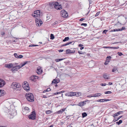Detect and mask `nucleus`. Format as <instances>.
<instances>
[{
    "label": "nucleus",
    "mask_w": 127,
    "mask_h": 127,
    "mask_svg": "<svg viewBox=\"0 0 127 127\" xmlns=\"http://www.w3.org/2000/svg\"><path fill=\"white\" fill-rule=\"evenodd\" d=\"M101 95V94L99 93H97L94 94L93 95V96L94 97H96L100 96Z\"/></svg>",
    "instance_id": "nucleus-21"
},
{
    "label": "nucleus",
    "mask_w": 127,
    "mask_h": 127,
    "mask_svg": "<svg viewBox=\"0 0 127 127\" xmlns=\"http://www.w3.org/2000/svg\"><path fill=\"white\" fill-rule=\"evenodd\" d=\"M40 11L39 10H37L36 11H35L34 12V14H39V16H40Z\"/></svg>",
    "instance_id": "nucleus-26"
},
{
    "label": "nucleus",
    "mask_w": 127,
    "mask_h": 127,
    "mask_svg": "<svg viewBox=\"0 0 127 127\" xmlns=\"http://www.w3.org/2000/svg\"><path fill=\"white\" fill-rule=\"evenodd\" d=\"M32 16L34 17H39L40 16L39 14H34V13L32 14Z\"/></svg>",
    "instance_id": "nucleus-25"
},
{
    "label": "nucleus",
    "mask_w": 127,
    "mask_h": 127,
    "mask_svg": "<svg viewBox=\"0 0 127 127\" xmlns=\"http://www.w3.org/2000/svg\"><path fill=\"white\" fill-rule=\"evenodd\" d=\"M103 48H109V49H118L119 48V47L118 46H117L116 47H112L110 46H104L103 47Z\"/></svg>",
    "instance_id": "nucleus-10"
},
{
    "label": "nucleus",
    "mask_w": 127,
    "mask_h": 127,
    "mask_svg": "<svg viewBox=\"0 0 127 127\" xmlns=\"http://www.w3.org/2000/svg\"><path fill=\"white\" fill-rule=\"evenodd\" d=\"M103 76L105 79H110L109 75L107 73L103 74Z\"/></svg>",
    "instance_id": "nucleus-12"
},
{
    "label": "nucleus",
    "mask_w": 127,
    "mask_h": 127,
    "mask_svg": "<svg viewBox=\"0 0 127 127\" xmlns=\"http://www.w3.org/2000/svg\"><path fill=\"white\" fill-rule=\"evenodd\" d=\"M112 92L110 91H108L105 92V94H111L112 93Z\"/></svg>",
    "instance_id": "nucleus-38"
},
{
    "label": "nucleus",
    "mask_w": 127,
    "mask_h": 127,
    "mask_svg": "<svg viewBox=\"0 0 127 127\" xmlns=\"http://www.w3.org/2000/svg\"><path fill=\"white\" fill-rule=\"evenodd\" d=\"M58 23V22H57V21L55 22L54 23H53V25H55L56 24H57Z\"/></svg>",
    "instance_id": "nucleus-64"
},
{
    "label": "nucleus",
    "mask_w": 127,
    "mask_h": 127,
    "mask_svg": "<svg viewBox=\"0 0 127 127\" xmlns=\"http://www.w3.org/2000/svg\"><path fill=\"white\" fill-rule=\"evenodd\" d=\"M14 67L15 69V70H16V71H17L20 68H21V66L20 65L16 66H14Z\"/></svg>",
    "instance_id": "nucleus-20"
},
{
    "label": "nucleus",
    "mask_w": 127,
    "mask_h": 127,
    "mask_svg": "<svg viewBox=\"0 0 127 127\" xmlns=\"http://www.w3.org/2000/svg\"><path fill=\"white\" fill-rule=\"evenodd\" d=\"M65 95L66 96H70L71 97V95H70V94H69V93H66L65 94Z\"/></svg>",
    "instance_id": "nucleus-36"
},
{
    "label": "nucleus",
    "mask_w": 127,
    "mask_h": 127,
    "mask_svg": "<svg viewBox=\"0 0 127 127\" xmlns=\"http://www.w3.org/2000/svg\"><path fill=\"white\" fill-rule=\"evenodd\" d=\"M69 39V38L68 37H67L65 38L63 40V42H65L66 41L68 40Z\"/></svg>",
    "instance_id": "nucleus-29"
},
{
    "label": "nucleus",
    "mask_w": 127,
    "mask_h": 127,
    "mask_svg": "<svg viewBox=\"0 0 127 127\" xmlns=\"http://www.w3.org/2000/svg\"><path fill=\"white\" fill-rule=\"evenodd\" d=\"M118 55L120 56H121L122 55H123V54L121 52H118Z\"/></svg>",
    "instance_id": "nucleus-53"
},
{
    "label": "nucleus",
    "mask_w": 127,
    "mask_h": 127,
    "mask_svg": "<svg viewBox=\"0 0 127 127\" xmlns=\"http://www.w3.org/2000/svg\"><path fill=\"white\" fill-rule=\"evenodd\" d=\"M72 42H68V43H66L65 44V45H66V46L69 45L71 44Z\"/></svg>",
    "instance_id": "nucleus-44"
},
{
    "label": "nucleus",
    "mask_w": 127,
    "mask_h": 127,
    "mask_svg": "<svg viewBox=\"0 0 127 127\" xmlns=\"http://www.w3.org/2000/svg\"><path fill=\"white\" fill-rule=\"evenodd\" d=\"M87 116V114L86 112H84L82 113V117L83 118Z\"/></svg>",
    "instance_id": "nucleus-28"
},
{
    "label": "nucleus",
    "mask_w": 127,
    "mask_h": 127,
    "mask_svg": "<svg viewBox=\"0 0 127 127\" xmlns=\"http://www.w3.org/2000/svg\"><path fill=\"white\" fill-rule=\"evenodd\" d=\"M5 94V92L4 90H0V97L3 96Z\"/></svg>",
    "instance_id": "nucleus-13"
},
{
    "label": "nucleus",
    "mask_w": 127,
    "mask_h": 127,
    "mask_svg": "<svg viewBox=\"0 0 127 127\" xmlns=\"http://www.w3.org/2000/svg\"><path fill=\"white\" fill-rule=\"evenodd\" d=\"M82 102H83V104L84 105V104H86V101H82Z\"/></svg>",
    "instance_id": "nucleus-57"
},
{
    "label": "nucleus",
    "mask_w": 127,
    "mask_h": 127,
    "mask_svg": "<svg viewBox=\"0 0 127 127\" xmlns=\"http://www.w3.org/2000/svg\"><path fill=\"white\" fill-rule=\"evenodd\" d=\"M56 81V82H57V83H58L60 81V79L59 78H57V77L55 79Z\"/></svg>",
    "instance_id": "nucleus-33"
},
{
    "label": "nucleus",
    "mask_w": 127,
    "mask_h": 127,
    "mask_svg": "<svg viewBox=\"0 0 127 127\" xmlns=\"http://www.w3.org/2000/svg\"><path fill=\"white\" fill-rule=\"evenodd\" d=\"M5 83L4 81L0 79V87H3L5 85Z\"/></svg>",
    "instance_id": "nucleus-11"
},
{
    "label": "nucleus",
    "mask_w": 127,
    "mask_h": 127,
    "mask_svg": "<svg viewBox=\"0 0 127 127\" xmlns=\"http://www.w3.org/2000/svg\"><path fill=\"white\" fill-rule=\"evenodd\" d=\"M100 85L102 86H105L106 85V83H101L100 84Z\"/></svg>",
    "instance_id": "nucleus-51"
},
{
    "label": "nucleus",
    "mask_w": 127,
    "mask_h": 127,
    "mask_svg": "<svg viewBox=\"0 0 127 127\" xmlns=\"http://www.w3.org/2000/svg\"><path fill=\"white\" fill-rule=\"evenodd\" d=\"M122 120H120L119 122H117L116 123L118 125H120L121 123L122 122Z\"/></svg>",
    "instance_id": "nucleus-30"
},
{
    "label": "nucleus",
    "mask_w": 127,
    "mask_h": 127,
    "mask_svg": "<svg viewBox=\"0 0 127 127\" xmlns=\"http://www.w3.org/2000/svg\"><path fill=\"white\" fill-rule=\"evenodd\" d=\"M78 105L79 106H80L84 105L83 104V102H82V101L80 102H79Z\"/></svg>",
    "instance_id": "nucleus-32"
},
{
    "label": "nucleus",
    "mask_w": 127,
    "mask_h": 127,
    "mask_svg": "<svg viewBox=\"0 0 127 127\" xmlns=\"http://www.w3.org/2000/svg\"><path fill=\"white\" fill-rule=\"evenodd\" d=\"M12 68L11 69V70L12 71H16V70H15V69L14 67L13 66Z\"/></svg>",
    "instance_id": "nucleus-41"
},
{
    "label": "nucleus",
    "mask_w": 127,
    "mask_h": 127,
    "mask_svg": "<svg viewBox=\"0 0 127 127\" xmlns=\"http://www.w3.org/2000/svg\"><path fill=\"white\" fill-rule=\"evenodd\" d=\"M61 16L64 18H66L68 16L67 13L64 9L61 11Z\"/></svg>",
    "instance_id": "nucleus-4"
},
{
    "label": "nucleus",
    "mask_w": 127,
    "mask_h": 127,
    "mask_svg": "<svg viewBox=\"0 0 127 127\" xmlns=\"http://www.w3.org/2000/svg\"><path fill=\"white\" fill-rule=\"evenodd\" d=\"M100 13V12H97L96 13L95 15V17L99 15Z\"/></svg>",
    "instance_id": "nucleus-46"
},
{
    "label": "nucleus",
    "mask_w": 127,
    "mask_h": 127,
    "mask_svg": "<svg viewBox=\"0 0 127 127\" xmlns=\"http://www.w3.org/2000/svg\"><path fill=\"white\" fill-rule=\"evenodd\" d=\"M118 120H117V119H115L113 120V122H115Z\"/></svg>",
    "instance_id": "nucleus-61"
},
{
    "label": "nucleus",
    "mask_w": 127,
    "mask_h": 127,
    "mask_svg": "<svg viewBox=\"0 0 127 127\" xmlns=\"http://www.w3.org/2000/svg\"><path fill=\"white\" fill-rule=\"evenodd\" d=\"M120 29H114L112 30H111L110 32H115V31H120Z\"/></svg>",
    "instance_id": "nucleus-27"
},
{
    "label": "nucleus",
    "mask_w": 127,
    "mask_h": 127,
    "mask_svg": "<svg viewBox=\"0 0 127 127\" xmlns=\"http://www.w3.org/2000/svg\"><path fill=\"white\" fill-rule=\"evenodd\" d=\"M85 19L84 18H82L80 20V21H82L83 20H84Z\"/></svg>",
    "instance_id": "nucleus-58"
},
{
    "label": "nucleus",
    "mask_w": 127,
    "mask_h": 127,
    "mask_svg": "<svg viewBox=\"0 0 127 127\" xmlns=\"http://www.w3.org/2000/svg\"><path fill=\"white\" fill-rule=\"evenodd\" d=\"M5 34V33L4 32H1V35H4Z\"/></svg>",
    "instance_id": "nucleus-52"
},
{
    "label": "nucleus",
    "mask_w": 127,
    "mask_h": 127,
    "mask_svg": "<svg viewBox=\"0 0 127 127\" xmlns=\"http://www.w3.org/2000/svg\"><path fill=\"white\" fill-rule=\"evenodd\" d=\"M63 51H64L63 50H61V49L59 50L58 51H59V52H63Z\"/></svg>",
    "instance_id": "nucleus-56"
},
{
    "label": "nucleus",
    "mask_w": 127,
    "mask_h": 127,
    "mask_svg": "<svg viewBox=\"0 0 127 127\" xmlns=\"http://www.w3.org/2000/svg\"><path fill=\"white\" fill-rule=\"evenodd\" d=\"M37 46V45H34L32 44H31V45H29V47H33V46Z\"/></svg>",
    "instance_id": "nucleus-45"
},
{
    "label": "nucleus",
    "mask_w": 127,
    "mask_h": 127,
    "mask_svg": "<svg viewBox=\"0 0 127 127\" xmlns=\"http://www.w3.org/2000/svg\"><path fill=\"white\" fill-rule=\"evenodd\" d=\"M61 93V92H58L57 93H55L54 94V95H56L57 94H60Z\"/></svg>",
    "instance_id": "nucleus-55"
},
{
    "label": "nucleus",
    "mask_w": 127,
    "mask_h": 127,
    "mask_svg": "<svg viewBox=\"0 0 127 127\" xmlns=\"http://www.w3.org/2000/svg\"><path fill=\"white\" fill-rule=\"evenodd\" d=\"M23 85H25L24 86L26 87L29 86L28 83L26 81L24 82Z\"/></svg>",
    "instance_id": "nucleus-23"
},
{
    "label": "nucleus",
    "mask_w": 127,
    "mask_h": 127,
    "mask_svg": "<svg viewBox=\"0 0 127 127\" xmlns=\"http://www.w3.org/2000/svg\"><path fill=\"white\" fill-rule=\"evenodd\" d=\"M126 29V28L124 27H123L121 29H120V31H122L123 30H125Z\"/></svg>",
    "instance_id": "nucleus-47"
},
{
    "label": "nucleus",
    "mask_w": 127,
    "mask_h": 127,
    "mask_svg": "<svg viewBox=\"0 0 127 127\" xmlns=\"http://www.w3.org/2000/svg\"><path fill=\"white\" fill-rule=\"evenodd\" d=\"M38 77L36 76H31L30 79L32 81H35L36 79H38Z\"/></svg>",
    "instance_id": "nucleus-9"
},
{
    "label": "nucleus",
    "mask_w": 127,
    "mask_h": 127,
    "mask_svg": "<svg viewBox=\"0 0 127 127\" xmlns=\"http://www.w3.org/2000/svg\"><path fill=\"white\" fill-rule=\"evenodd\" d=\"M51 90V89L50 88H48L46 90V91H47V92Z\"/></svg>",
    "instance_id": "nucleus-54"
},
{
    "label": "nucleus",
    "mask_w": 127,
    "mask_h": 127,
    "mask_svg": "<svg viewBox=\"0 0 127 127\" xmlns=\"http://www.w3.org/2000/svg\"><path fill=\"white\" fill-rule=\"evenodd\" d=\"M11 87L14 90L19 91L21 89V86L20 84L16 82L12 83L11 85Z\"/></svg>",
    "instance_id": "nucleus-1"
},
{
    "label": "nucleus",
    "mask_w": 127,
    "mask_h": 127,
    "mask_svg": "<svg viewBox=\"0 0 127 127\" xmlns=\"http://www.w3.org/2000/svg\"><path fill=\"white\" fill-rule=\"evenodd\" d=\"M18 55H19V54H18ZM14 55L15 58H18L19 55H18L16 53H14Z\"/></svg>",
    "instance_id": "nucleus-40"
},
{
    "label": "nucleus",
    "mask_w": 127,
    "mask_h": 127,
    "mask_svg": "<svg viewBox=\"0 0 127 127\" xmlns=\"http://www.w3.org/2000/svg\"><path fill=\"white\" fill-rule=\"evenodd\" d=\"M24 86L25 85H23V87L24 88V89L27 91H29L30 89V88L29 86L28 87H25V86Z\"/></svg>",
    "instance_id": "nucleus-17"
},
{
    "label": "nucleus",
    "mask_w": 127,
    "mask_h": 127,
    "mask_svg": "<svg viewBox=\"0 0 127 127\" xmlns=\"http://www.w3.org/2000/svg\"><path fill=\"white\" fill-rule=\"evenodd\" d=\"M56 2H50L49 3V5L50 6H52V8H53V7H54V6L56 4Z\"/></svg>",
    "instance_id": "nucleus-15"
},
{
    "label": "nucleus",
    "mask_w": 127,
    "mask_h": 127,
    "mask_svg": "<svg viewBox=\"0 0 127 127\" xmlns=\"http://www.w3.org/2000/svg\"><path fill=\"white\" fill-rule=\"evenodd\" d=\"M83 46V45L82 44H79V47H82Z\"/></svg>",
    "instance_id": "nucleus-63"
},
{
    "label": "nucleus",
    "mask_w": 127,
    "mask_h": 127,
    "mask_svg": "<svg viewBox=\"0 0 127 127\" xmlns=\"http://www.w3.org/2000/svg\"><path fill=\"white\" fill-rule=\"evenodd\" d=\"M66 54L73 53L75 52V51L74 50H71L69 49H67L66 51Z\"/></svg>",
    "instance_id": "nucleus-8"
},
{
    "label": "nucleus",
    "mask_w": 127,
    "mask_h": 127,
    "mask_svg": "<svg viewBox=\"0 0 127 127\" xmlns=\"http://www.w3.org/2000/svg\"><path fill=\"white\" fill-rule=\"evenodd\" d=\"M25 96L27 99L29 101L33 102L34 101V97L32 94L31 93H27Z\"/></svg>",
    "instance_id": "nucleus-2"
},
{
    "label": "nucleus",
    "mask_w": 127,
    "mask_h": 127,
    "mask_svg": "<svg viewBox=\"0 0 127 127\" xmlns=\"http://www.w3.org/2000/svg\"><path fill=\"white\" fill-rule=\"evenodd\" d=\"M107 31H108V30H105L103 31L102 33H104L106 34V32H107Z\"/></svg>",
    "instance_id": "nucleus-48"
},
{
    "label": "nucleus",
    "mask_w": 127,
    "mask_h": 127,
    "mask_svg": "<svg viewBox=\"0 0 127 127\" xmlns=\"http://www.w3.org/2000/svg\"><path fill=\"white\" fill-rule=\"evenodd\" d=\"M65 109H66L65 108H64V109H61V110H62V112H63L64 111V110H65Z\"/></svg>",
    "instance_id": "nucleus-62"
},
{
    "label": "nucleus",
    "mask_w": 127,
    "mask_h": 127,
    "mask_svg": "<svg viewBox=\"0 0 127 127\" xmlns=\"http://www.w3.org/2000/svg\"><path fill=\"white\" fill-rule=\"evenodd\" d=\"M79 93H80V94H80L79 92H78L77 93L76 92H69V94H70V95H71V96H78L79 95Z\"/></svg>",
    "instance_id": "nucleus-7"
},
{
    "label": "nucleus",
    "mask_w": 127,
    "mask_h": 127,
    "mask_svg": "<svg viewBox=\"0 0 127 127\" xmlns=\"http://www.w3.org/2000/svg\"><path fill=\"white\" fill-rule=\"evenodd\" d=\"M52 111L50 110H48L46 111V113L47 114H49L51 113Z\"/></svg>",
    "instance_id": "nucleus-35"
},
{
    "label": "nucleus",
    "mask_w": 127,
    "mask_h": 127,
    "mask_svg": "<svg viewBox=\"0 0 127 127\" xmlns=\"http://www.w3.org/2000/svg\"><path fill=\"white\" fill-rule=\"evenodd\" d=\"M63 113L62 110H61V109L57 112V113L58 114H61Z\"/></svg>",
    "instance_id": "nucleus-42"
},
{
    "label": "nucleus",
    "mask_w": 127,
    "mask_h": 127,
    "mask_svg": "<svg viewBox=\"0 0 127 127\" xmlns=\"http://www.w3.org/2000/svg\"><path fill=\"white\" fill-rule=\"evenodd\" d=\"M50 37V39H53L54 38V35L52 34H51Z\"/></svg>",
    "instance_id": "nucleus-34"
},
{
    "label": "nucleus",
    "mask_w": 127,
    "mask_h": 127,
    "mask_svg": "<svg viewBox=\"0 0 127 127\" xmlns=\"http://www.w3.org/2000/svg\"><path fill=\"white\" fill-rule=\"evenodd\" d=\"M37 72L38 74H40L42 72V70L41 68H38L37 69Z\"/></svg>",
    "instance_id": "nucleus-19"
},
{
    "label": "nucleus",
    "mask_w": 127,
    "mask_h": 127,
    "mask_svg": "<svg viewBox=\"0 0 127 127\" xmlns=\"http://www.w3.org/2000/svg\"><path fill=\"white\" fill-rule=\"evenodd\" d=\"M109 99H100L96 101L97 102H102L104 101H109Z\"/></svg>",
    "instance_id": "nucleus-16"
},
{
    "label": "nucleus",
    "mask_w": 127,
    "mask_h": 127,
    "mask_svg": "<svg viewBox=\"0 0 127 127\" xmlns=\"http://www.w3.org/2000/svg\"><path fill=\"white\" fill-rule=\"evenodd\" d=\"M13 64H6L5 66L7 68H10L13 67Z\"/></svg>",
    "instance_id": "nucleus-14"
},
{
    "label": "nucleus",
    "mask_w": 127,
    "mask_h": 127,
    "mask_svg": "<svg viewBox=\"0 0 127 127\" xmlns=\"http://www.w3.org/2000/svg\"><path fill=\"white\" fill-rule=\"evenodd\" d=\"M59 60V59H56L55 61L56 62H59L60 61Z\"/></svg>",
    "instance_id": "nucleus-59"
},
{
    "label": "nucleus",
    "mask_w": 127,
    "mask_h": 127,
    "mask_svg": "<svg viewBox=\"0 0 127 127\" xmlns=\"http://www.w3.org/2000/svg\"><path fill=\"white\" fill-rule=\"evenodd\" d=\"M81 26H84L85 27H86L87 26V24L86 23H82L81 24Z\"/></svg>",
    "instance_id": "nucleus-43"
},
{
    "label": "nucleus",
    "mask_w": 127,
    "mask_h": 127,
    "mask_svg": "<svg viewBox=\"0 0 127 127\" xmlns=\"http://www.w3.org/2000/svg\"><path fill=\"white\" fill-rule=\"evenodd\" d=\"M35 22L36 23V25L38 26H40L43 23L42 22L41 20H39L37 18H36L35 19Z\"/></svg>",
    "instance_id": "nucleus-5"
},
{
    "label": "nucleus",
    "mask_w": 127,
    "mask_h": 127,
    "mask_svg": "<svg viewBox=\"0 0 127 127\" xmlns=\"http://www.w3.org/2000/svg\"><path fill=\"white\" fill-rule=\"evenodd\" d=\"M24 109L25 110V111L27 113L29 112L30 111V109L29 108L27 107H25Z\"/></svg>",
    "instance_id": "nucleus-18"
},
{
    "label": "nucleus",
    "mask_w": 127,
    "mask_h": 127,
    "mask_svg": "<svg viewBox=\"0 0 127 127\" xmlns=\"http://www.w3.org/2000/svg\"><path fill=\"white\" fill-rule=\"evenodd\" d=\"M28 63V61H26L24 62L22 64H21V67H22L23 66L25 65L26 64Z\"/></svg>",
    "instance_id": "nucleus-31"
},
{
    "label": "nucleus",
    "mask_w": 127,
    "mask_h": 127,
    "mask_svg": "<svg viewBox=\"0 0 127 127\" xmlns=\"http://www.w3.org/2000/svg\"><path fill=\"white\" fill-rule=\"evenodd\" d=\"M117 70V68H114L112 70V72H114Z\"/></svg>",
    "instance_id": "nucleus-37"
},
{
    "label": "nucleus",
    "mask_w": 127,
    "mask_h": 127,
    "mask_svg": "<svg viewBox=\"0 0 127 127\" xmlns=\"http://www.w3.org/2000/svg\"><path fill=\"white\" fill-rule=\"evenodd\" d=\"M122 117V116H120L119 117H118V118L117 119V120H119V119H120Z\"/></svg>",
    "instance_id": "nucleus-60"
},
{
    "label": "nucleus",
    "mask_w": 127,
    "mask_h": 127,
    "mask_svg": "<svg viewBox=\"0 0 127 127\" xmlns=\"http://www.w3.org/2000/svg\"><path fill=\"white\" fill-rule=\"evenodd\" d=\"M36 114L35 111H33L31 113V114L29 116V118L30 119L33 120H35L36 116Z\"/></svg>",
    "instance_id": "nucleus-3"
},
{
    "label": "nucleus",
    "mask_w": 127,
    "mask_h": 127,
    "mask_svg": "<svg viewBox=\"0 0 127 127\" xmlns=\"http://www.w3.org/2000/svg\"><path fill=\"white\" fill-rule=\"evenodd\" d=\"M56 4L54 6V7L57 10H61L62 8V6L61 5H59L58 2H56Z\"/></svg>",
    "instance_id": "nucleus-6"
},
{
    "label": "nucleus",
    "mask_w": 127,
    "mask_h": 127,
    "mask_svg": "<svg viewBox=\"0 0 127 127\" xmlns=\"http://www.w3.org/2000/svg\"><path fill=\"white\" fill-rule=\"evenodd\" d=\"M93 96V95H90L87 96V97H91Z\"/></svg>",
    "instance_id": "nucleus-49"
},
{
    "label": "nucleus",
    "mask_w": 127,
    "mask_h": 127,
    "mask_svg": "<svg viewBox=\"0 0 127 127\" xmlns=\"http://www.w3.org/2000/svg\"><path fill=\"white\" fill-rule=\"evenodd\" d=\"M111 58V57L110 56L107 57L106 58V62L109 63L110 62Z\"/></svg>",
    "instance_id": "nucleus-22"
},
{
    "label": "nucleus",
    "mask_w": 127,
    "mask_h": 127,
    "mask_svg": "<svg viewBox=\"0 0 127 127\" xmlns=\"http://www.w3.org/2000/svg\"><path fill=\"white\" fill-rule=\"evenodd\" d=\"M57 82H56V81L55 79H53L52 82V84L54 83L57 84Z\"/></svg>",
    "instance_id": "nucleus-39"
},
{
    "label": "nucleus",
    "mask_w": 127,
    "mask_h": 127,
    "mask_svg": "<svg viewBox=\"0 0 127 127\" xmlns=\"http://www.w3.org/2000/svg\"><path fill=\"white\" fill-rule=\"evenodd\" d=\"M123 113V111H119L115 114V115L117 116L121 114H122Z\"/></svg>",
    "instance_id": "nucleus-24"
},
{
    "label": "nucleus",
    "mask_w": 127,
    "mask_h": 127,
    "mask_svg": "<svg viewBox=\"0 0 127 127\" xmlns=\"http://www.w3.org/2000/svg\"><path fill=\"white\" fill-rule=\"evenodd\" d=\"M18 58H23V56L22 55H18Z\"/></svg>",
    "instance_id": "nucleus-50"
}]
</instances>
